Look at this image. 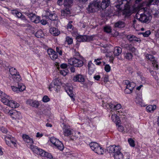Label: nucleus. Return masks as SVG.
<instances>
[{
	"label": "nucleus",
	"instance_id": "nucleus-7",
	"mask_svg": "<svg viewBox=\"0 0 159 159\" xmlns=\"http://www.w3.org/2000/svg\"><path fill=\"white\" fill-rule=\"evenodd\" d=\"M34 151L35 152L34 153L41 157H46L50 159L52 158V156L51 153H48L43 149L39 148H38L36 151L35 150Z\"/></svg>",
	"mask_w": 159,
	"mask_h": 159
},
{
	"label": "nucleus",
	"instance_id": "nucleus-54",
	"mask_svg": "<svg viewBox=\"0 0 159 159\" xmlns=\"http://www.w3.org/2000/svg\"><path fill=\"white\" fill-rule=\"evenodd\" d=\"M49 100V98L47 96H44L43 98V101L45 102H47Z\"/></svg>",
	"mask_w": 159,
	"mask_h": 159
},
{
	"label": "nucleus",
	"instance_id": "nucleus-11",
	"mask_svg": "<svg viewBox=\"0 0 159 159\" xmlns=\"http://www.w3.org/2000/svg\"><path fill=\"white\" fill-rule=\"evenodd\" d=\"M17 86L18 87L14 86H11V87L13 91L18 93L23 91L25 89V86L22 83H18Z\"/></svg>",
	"mask_w": 159,
	"mask_h": 159
},
{
	"label": "nucleus",
	"instance_id": "nucleus-28",
	"mask_svg": "<svg viewBox=\"0 0 159 159\" xmlns=\"http://www.w3.org/2000/svg\"><path fill=\"white\" fill-rule=\"evenodd\" d=\"M12 78L13 80L14 83H20L19 82L21 80V78L20 75L17 74L12 76Z\"/></svg>",
	"mask_w": 159,
	"mask_h": 159
},
{
	"label": "nucleus",
	"instance_id": "nucleus-4",
	"mask_svg": "<svg viewBox=\"0 0 159 159\" xmlns=\"http://www.w3.org/2000/svg\"><path fill=\"white\" fill-rule=\"evenodd\" d=\"M89 145L91 149L95 153L99 155L103 154V149L98 143L94 142H91L90 143Z\"/></svg>",
	"mask_w": 159,
	"mask_h": 159
},
{
	"label": "nucleus",
	"instance_id": "nucleus-51",
	"mask_svg": "<svg viewBox=\"0 0 159 159\" xmlns=\"http://www.w3.org/2000/svg\"><path fill=\"white\" fill-rule=\"evenodd\" d=\"M105 70L107 72H109L111 70V67L109 65H106L104 67Z\"/></svg>",
	"mask_w": 159,
	"mask_h": 159
},
{
	"label": "nucleus",
	"instance_id": "nucleus-16",
	"mask_svg": "<svg viewBox=\"0 0 159 159\" xmlns=\"http://www.w3.org/2000/svg\"><path fill=\"white\" fill-rule=\"evenodd\" d=\"M127 39L130 42H139L140 43L141 40L139 38H138L135 36L129 34L127 36Z\"/></svg>",
	"mask_w": 159,
	"mask_h": 159
},
{
	"label": "nucleus",
	"instance_id": "nucleus-8",
	"mask_svg": "<svg viewBox=\"0 0 159 159\" xmlns=\"http://www.w3.org/2000/svg\"><path fill=\"white\" fill-rule=\"evenodd\" d=\"M8 115L10 116L13 119L20 120L21 118V115L20 112L15 110H11L7 113Z\"/></svg>",
	"mask_w": 159,
	"mask_h": 159
},
{
	"label": "nucleus",
	"instance_id": "nucleus-47",
	"mask_svg": "<svg viewBox=\"0 0 159 159\" xmlns=\"http://www.w3.org/2000/svg\"><path fill=\"white\" fill-rule=\"evenodd\" d=\"M11 143L12 144H13L15 147L17 146V144L16 143V141L15 140V139L13 137H11V138L10 139V143Z\"/></svg>",
	"mask_w": 159,
	"mask_h": 159
},
{
	"label": "nucleus",
	"instance_id": "nucleus-43",
	"mask_svg": "<svg viewBox=\"0 0 159 159\" xmlns=\"http://www.w3.org/2000/svg\"><path fill=\"white\" fill-rule=\"evenodd\" d=\"M73 22L72 21H70L67 25V29L69 31H71L72 30L73 26L71 24Z\"/></svg>",
	"mask_w": 159,
	"mask_h": 159
},
{
	"label": "nucleus",
	"instance_id": "nucleus-10",
	"mask_svg": "<svg viewBox=\"0 0 159 159\" xmlns=\"http://www.w3.org/2000/svg\"><path fill=\"white\" fill-rule=\"evenodd\" d=\"M130 0H119L116 7L120 10H121L122 7V5L125 7L129 8V5L130 4Z\"/></svg>",
	"mask_w": 159,
	"mask_h": 159
},
{
	"label": "nucleus",
	"instance_id": "nucleus-22",
	"mask_svg": "<svg viewBox=\"0 0 159 159\" xmlns=\"http://www.w3.org/2000/svg\"><path fill=\"white\" fill-rule=\"evenodd\" d=\"M110 0H102V2L100 3V9L103 10L107 7L110 4Z\"/></svg>",
	"mask_w": 159,
	"mask_h": 159
},
{
	"label": "nucleus",
	"instance_id": "nucleus-5",
	"mask_svg": "<svg viewBox=\"0 0 159 159\" xmlns=\"http://www.w3.org/2000/svg\"><path fill=\"white\" fill-rule=\"evenodd\" d=\"M68 62L71 65H73L74 66L77 67H82L84 64L82 59L76 58L75 57L70 58Z\"/></svg>",
	"mask_w": 159,
	"mask_h": 159
},
{
	"label": "nucleus",
	"instance_id": "nucleus-33",
	"mask_svg": "<svg viewBox=\"0 0 159 159\" xmlns=\"http://www.w3.org/2000/svg\"><path fill=\"white\" fill-rule=\"evenodd\" d=\"M52 83H53V85L55 86V89L56 90H57V89H59L60 87L59 80L58 79L54 80Z\"/></svg>",
	"mask_w": 159,
	"mask_h": 159
},
{
	"label": "nucleus",
	"instance_id": "nucleus-46",
	"mask_svg": "<svg viewBox=\"0 0 159 159\" xmlns=\"http://www.w3.org/2000/svg\"><path fill=\"white\" fill-rule=\"evenodd\" d=\"M104 30L105 32L107 33H110L111 32V29L110 26H106L105 27Z\"/></svg>",
	"mask_w": 159,
	"mask_h": 159
},
{
	"label": "nucleus",
	"instance_id": "nucleus-26",
	"mask_svg": "<svg viewBox=\"0 0 159 159\" xmlns=\"http://www.w3.org/2000/svg\"><path fill=\"white\" fill-rule=\"evenodd\" d=\"M49 31L51 34L55 36H57L60 34V31L54 27L51 28Z\"/></svg>",
	"mask_w": 159,
	"mask_h": 159
},
{
	"label": "nucleus",
	"instance_id": "nucleus-39",
	"mask_svg": "<svg viewBox=\"0 0 159 159\" xmlns=\"http://www.w3.org/2000/svg\"><path fill=\"white\" fill-rule=\"evenodd\" d=\"M9 71L12 76L17 74V71L15 68H11L9 69Z\"/></svg>",
	"mask_w": 159,
	"mask_h": 159
},
{
	"label": "nucleus",
	"instance_id": "nucleus-34",
	"mask_svg": "<svg viewBox=\"0 0 159 159\" xmlns=\"http://www.w3.org/2000/svg\"><path fill=\"white\" fill-rule=\"evenodd\" d=\"M156 108V106L155 105H149L146 107V109L147 111L151 112L153 111Z\"/></svg>",
	"mask_w": 159,
	"mask_h": 159
},
{
	"label": "nucleus",
	"instance_id": "nucleus-23",
	"mask_svg": "<svg viewBox=\"0 0 159 159\" xmlns=\"http://www.w3.org/2000/svg\"><path fill=\"white\" fill-rule=\"evenodd\" d=\"M66 8L62 10L61 11V15L64 17H67L70 16L71 14L70 10L68 7H66Z\"/></svg>",
	"mask_w": 159,
	"mask_h": 159
},
{
	"label": "nucleus",
	"instance_id": "nucleus-14",
	"mask_svg": "<svg viewBox=\"0 0 159 159\" xmlns=\"http://www.w3.org/2000/svg\"><path fill=\"white\" fill-rule=\"evenodd\" d=\"M73 80L74 82H83L85 81L84 76L80 74H78L74 76Z\"/></svg>",
	"mask_w": 159,
	"mask_h": 159
},
{
	"label": "nucleus",
	"instance_id": "nucleus-29",
	"mask_svg": "<svg viewBox=\"0 0 159 159\" xmlns=\"http://www.w3.org/2000/svg\"><path fill=\"white\" fill-rule=\"evenodd\" d=\"M73 0H64L63 5L66 7L70 8L73 4Z\"/></svg>",
	"mask_w": 159,
	"mask_h": 159
},
{
	"label": "nucleus",
	"instance_id": "nucleus-44",
	"mask_svg": "<svg viewBox=\"0 0 159 159\" xmlns=\"http://www.w3.org/2000/svg\"><path fill=\"white\" fill-rule=\"evenodd\" d=\"M128 142L130 146L132 147H134L135 146L134 142L132 139L130 138L128 139Z\"/></svg>",
	"mask_w": 159,
	"mask_h": 159
},
{
	"label": "nucleus",
	"instance_id": "nucleus-55",
	"mask_svg": "<svg viewBox=\"0 0 159 159\" xmlns=\"http://www.w3.org/2000/svg\"><path fill=\"white\" fill-rule=\"evenodd\" d=\"M40 17L39 16H36V18H35V20H34L33 22L35 23H38L40 22Z\"/></svg>",
	"mask_w": 159,
	"mask_h": 159
},
{
	"label": "nucleus",
	"instance_id": "nucleus-63",
	"mask_svg": "<svg viewBox=\"0 0 159 159\" xmlns=\"http://www.w3.org/2000/svg\"><path fill=\"white\" fill-rule=\"evenodd\" d=\"M53 88L54 89H55V86L53 85V83H51V84H50V85L49 86V89L50 91L51 90V89Z\"/></svg>",
	"mask_w": 159,
	"mask_h": 159
},
{
	"label": "nucleus",
	"instance_id": "nucleus-49",
	"mask_svg": "<svg viewBox=\"0 0 159 159\" xmlns=\"http://www.w3.org/2000/svg\"><path fill=\"white\" fill-rule=\"evenodd\" d=\"M102 80L104 82H107L109 81V76L108 75H105L102 78Z\"/></svg>",
	"mask_w": 159,
	"mask_h": 159
},
{
	"label": "nucleus",
	"instance_id": "nucleus-58",
	"mask_svg": "<svg viewBox=\"0 0 159 159\" xmlns=\"http://www.w3.org/2000/svg\"><path fill=\"white\" fill-rule=\"evenodd\" d=\"M45 16L46 17H48L49 16V15H51L50 12L49 11V9L45 11Z\"/></svg>",
	"mask_w": 159,
	"mask_h": 159
},
{
	"label": "nucleus",
	"instance_id": "nucleus-24",
	"mask_svg": "<svg viewBox=\"0 0 159 159\" xmlns=\"http://www.w3.org/2000/svg\"><path fill=\"white\" fill-rule=\"evenodd\" d=\"M135 102L141 107L145 106V104L143 102L141 95L137 96L136 98Z\"/></svg>",
	"mask_w": 159,
	"mask_h": 159
},
{
	"label": "nucleus",
	"instance_id": "nucleus-57",
	"mask_svg": "<svg viewBox=\"0 0 159 159\" xmlns=\"http://www.w3.org/2000/svg\"><path fill=\"white\" fill-rule=\"evenodd\" d=\"M121 107V106L120 104H117L115 105L114 110H117L120 109Z\"/></svg>",
	"mask_w": 159,
	"mask_h": 159
},
{
	"label": "nucleus",
	"instance_id": "nucleus-60",
	"mask_svg": "<svg viewBox=\"0 0 159 159\" xmlns=\"http://www.w3.org/2000/svg\"><path fill=\"white\" fill-rule=\"evenodd\" d=\"M67 64L65 63L62 64L60 66V67L61 68L63 69H66L67 67Z\"/></svg>",
	"mask_w": 159,
	"mask_h": 159
},
{
	"label": "nucleus",
	"instance_id": "nucleus-38",
	"mask_svg": "<svg viewBox=\"0 0 159 159\" xmlns=\"http://www.w3.org/2000/svg\"><path fill=\"white\" fill-rule=\"evenodd\" d=\"M124 57L126 59L130 60L132 58L133 55L131 53L127 52L125 54Z\"/></svg>",
	"mask_w": 159,
	"mask_h": 159
},
{
	"label": "nucleus",
	"instance_id": "nucleus-30",
	"mask_svg": "<svg viewBox=\"0 0 159 159\" xmlns=\"http://www.w3.org/2000/svg\"><path fill=\"white\" fill-rule=\"evenodd\" d=\"M122 48L120 47H116L114 48V55L116 56H118L122 52Z\"/></svg>",
	"mask_w": 159,
	"mask_h": 159
},
{
	"label": "nucleus",
	"instance_id": "nucleus-18",
	"mask_svg": "<svg viewBox=\"0 0 159 159\" xmlns=\"http://www.w3.org/2000/svg\"><path fill=\"white\" fill-rule=\"evenodd\" d=\"M150 16L149 14L146 15L145 13L140 15L139 20L143 22H146L150 20Z\"/></svg>",
	"mask_w": 159,
	"mask_h": 159
},
{
	"label": "nucleus",
	"instance_id": "nucleus-59",
	"mask_svg": "<svg viewBox=\"0 0 159 159\" xmlns=\"http://www.w3.org/2000/svg\"><path fill=\"white\" fill-rule=\"evenodd\" d=\"M0 130L2 131V132L5 134H6L7 132V129L3 127H2L0 128Z\"/></svg>",
	"mask_w": 159,
	"mask_h": 159
},
{
	"label": "nucleus",
	"instance_id": "nucleus-64",
	"mask_svg": "<svg viewBox=\"0 0 159 159\" xmlns=\"http://www.w3.org/2000/svg\"><path fill=\"white\" fill-rule=\"evenodd\" d=\"M40 22L43 25H45L47 24V21L44 20H40Z\"/></svg>",
	"mask_w": 159,
	"mask_h": 159
},
{
	"label": "nucleus",
	"instance_id": "nucleus-48",
	"mask_svg": "<svg viewBox=\"0 0 159 159\" xmlns=\"http://www.w3.org/2000/svg\"><path fill=\"white\" fill-rule=\"evenodd\" d=\"M143 36L144 37H148L151 34V32L149 30H147L145 32L141 33Z\"/></svg>",
	"mask_w": 159,
	"mask_h": 159
},
{
	"label": "nucleus",
	"instance_id": "nucleus-3",
	"mask_svg": "<svg viewBox=\"0 0 159 159\" xmlns=\"http://www.w3.org/2000/svg\"><path fill=\"white\" fill-rule=\"evenodd\" d=\"M22 137L24 141L27 143V144L30 146V148L34 152V151H36L38 147L33 145L34 141L33 139L30 137L29 135L25 134L22 135Z\"/></svg>",
	"mask_w": 159,
	"mask_h": 159
},
{
	"label": "nucleus",
	"instance_id": "nucleus-36",
	"mask_svg": "<svg viewBox=\"0 0 159 159\" xmlns=\"http://www.w3.org/2000/svg\"><path fill=\"white\" fill-rule=\"evenodd\" d=\"M25 15L28 16L32 22H33L36 16L34 14L32 13H25Z\"/></svg>",
	"mask_w": 159,
	"mask_h": 159
},
{
	"label": "nucleus",
	"instance_id": "nucleus-56",
	"mask_svg": "<svg viewBox=\"0 0 159 159\" xmlns=\"http://www.w3.org/2000/svg\"><path fill=\"white\" fill-rule=\"evenodd\" d=\"M117 129L119 131L121 132H123L124 130V127L121 125H118Z\"/></svg>",
	"mask_w": 159,
	"mask_h": 159
},
{
	"label": "nucleus",
	"instance_id": "nucleus-27",
	"mask_svg": "<svg viewBox=\"0 0 159 159\" xmlns=\"http://www.w3.org/2000/svg\"><path fill=\"white\" fill-rule=\"evenodd\" d=\"M63 133L65 136H69L71 135L73 136L74 133L70 129L64 128L63 129Z\"/></svg>",
	"mask_w": 159,
	"mask_h": 159
},
{
	"label": "nucleus",
	"instance_id": "nucleus-62",
	"mask_svg": "<svg viewBox=\"0 0 159 159\" xmlns=\"http://www.w3.org/2000/svg\"><path fill=\"white\" fill-rule=\"evenodd\" d=\"M123 83L124 85L126 86L128 85L130 83L128 80H125L123 81Z\"/></svg>",
	"mask_w": 159,
	"mask_h": 159
},
{
	"label": "nucleus",
	"instance_id": "nucleus-41",
	"mask_svg": "<svg viewBox=\"0 0 159 159\" xmlns=\"http://www.w3.org/2000/svg\"><path fill=\"white\" fill-rule=\"evenodd\" d=\"M126 48H128V49L130 51L132 52H135L136 49L135 48L133 47L130 44L126 45Z\"/></svg>",
	"mask_w": 159,
	"mask_h": 159
},
{
	"label": "nucleus",
	"instance_id": "nucleus-42",
	"mask_svg": "<svg viewBox=\"0 0 159 159\" xmlns=\"http://www.w3.org/2000/svg\"><path fill=\"white\" fill-rule=\"evenodd\" d=\"M146 57L147 59L152 61L155 59L154 56L151 55L147 54L146 55Z\"/></svg>",
	"mask_w": 159,
	"mask_h": 159
},
{
	"label": "nucleus",
	"instance_id": "nucleus-45",
	"mask_svg": "<svg viewBox=\"0 0 159 159\" xmlns=\"http://www.w3.org/2000/svg\"><path fill=\"white\" fill-rule=\"evenodd\" d=\"M68 70L67 69H63L60 71V73L62 75L65 76L68 73Z\"/></svg>",
	"mask_w": 159,
	"mask_h": 159
},
{
	"label": "nucleus",
	"instance_id": "nucleus-52",
	"mask_svg": "<svg viewBox=\"0 0 159 159\" xmlns=\"http://www.w3.org/2000/svg\"><path fill=\"white\" fill-rule=\"evenodd\" d=\"M157 2V0H149L148 2V4L149 5H150L152 4L155 5L156 4Z\"/></svg>",
	"mask_w": 159,
	"mask_h": 159
},
{
	"label": "nucleus",
	"instance_id": "nucleus-40",
	"mask_svg": "<svg viewBox=\"0 0 159 159\" xmlns=\"http://www.w3.org/2000/svg\"><path fill=\"white\" fill-rule=\"evenodd\" d=\"M66 41L67 42L68 45L71 44L73 43V39L69 36H67L66 38Z\"/></svg>",
	"mask_w": 159,
	"mask_h": 159
},
{
	"label": "nucleus",
	"instance_id": "nucleus-15",
	"mask_svg": "<svg viewBox=\"0 0 159 159\" xmlns=\"http://www.w3.org/2000/svg\"><path fill=\"white\" fill-rule=\"evenodd\" d=\"M73 87L71 84H69V85H68L66 88V90L69 95L70 96V97L72 99L73 101H74L75 100L74 97V94H73Z\"/></svg>",
	"mask_w": 159,
	"mask_h": 159
},
{
	"label": "nucleus",
	"instance_id": "nucleus-61",
	"mask_svg": "<svg viewBox=\"0 0 159 159\" xmlns=\"http://www.w3.org/2000/svg\"><path fill=\"white\" fill-rule=\"evenodd\" d=\"M108 108H109L111 109H113L114 110V107H115V105L112 104L111 103L108 104Z\"/></svg>",
	"mask_w": 159,
	"mask_h": 159
},
{
	"label": "nucleus",
	"instance_id": "nucleus-12",
	"mask_svg": "<svg viewBox=\"0 0 159 159\" xmlns=\"http://www.w3.org/2000/svg\"><path fill=\"white\" fill-rule=\"evenodd\" d=\"M11 13L13 15H16L18 18H20L22 20H24L26 23H27L28 21L26 19L24 16L23 15L22 13L16 10H13L11 11Z\"/></svg>",
	"mask_w": 159,
	"mask_h": 159
},
{
	"label": "nucleus",
	"instance_id": "nucleus-31",
	"mask_svg": "<svg viewBox=\"0 0 159 159\" xmlns=\"http://www.w3.org/2000/svg\"><path fill=\"white\" fill-rule=\"evenodd\" d=\"M125 23L122 21H119L115 23V26L116 28H123L125 26Z\"/></svg>",
	"mask_w": 159,
	"mask_h": 159
},
{
	"label": "nucleus",
	"instance_id": "nucleus-1",
	"mask_svg": "<svg viewBox=\"0 0 159 159\" xmlns=\"http://www.w3.org/2000/svg\"><path fill=\"white\" fill-rule=\"evenodd\" d=\"M1 97V101L5 105L8 106L11 108H16L18 107L19 104L15 103L13 101L10 100V97L4 93L0 95Z\"/></svg>",
	"mask_w": 159,
	"mask_h": 159
},
{
	"label": "nucleus",
	"instance_id": "nucleus-35",
	"mask_svg": "<svg viewBox=\"0 0 159 159\" xmlns=\"http://www.w3.org/2000/svg\"><path fill=\"white\" fill-rule=\"evenodd\" d=\"M11 137L10 135L6 136L5 137V140L6 144L9 146L12 147L11 143H10V139L11 140Z\"/></svg>",
	"mask_w": 159,
	"mask_h": 159
},
{
	"label": "nucleus",
	"instance_id": "nucleus-9",
	"mask_svg": "<svg viewBox=\"0 0 159 159\" xmlns=\"http://www.w3.org/2000/svg\"><path fill=\"white\" fill-rule=\"evenodd\" d=\"M76 39L78 42H89L93 40V37L92 36L79 35L76 37Z\"/></svg>",
	"mask_w": 159,
	"mask_h": 159
},
{
	"label": "nucleus",
	"instance_id": "nucleus-20",
	"mask_svg": "<svg viewBox=\"0 0 159 159\" xmlns=\"http://www.w3.org/2000/svg\"><path fill=\"white\" fill-rule=\"evenodd\" d=\"M134 85L133 83L129 84L125 86L126 88L125 90V92L127 94L131 93L134 87Z\"/></svg>",
	"mask_w": 159,
	"mask_h": 159
},
{
	"label": "nucleus",
	"instance_id": "nucleus-32",
	"mask_svg": "<svg viewBox=\"0 0 159 159\" xmlns=\"http://www.w3.org/2000/svg\"><path fill=\"white\" fill-rule=\"evenodd\" d=\"M44 34L42 30H38L35 34V36L38 38H41L43 37Z\"/></svg>",
	"mask_w": 159,
	"mask_h": 159
},
{
	"label": "nucleus",
	"instance_id": "nucleus-2",
	"mask_svg": "<svg viewBox=\"0 0 159 159\" xmlns=\"http://www.w3.org/2000/svg\"><path fill=\"white\" fill-rule=\"evenodd\" d=\"M100 0L94 1L90 3L87 8L88 13L95 12L100 10Z\"/></svg>",
	"mask_w": 159,
	"mask_h": 159
},
{
	"label": "nucleus",
	"instance_id": "nucleus-21",
	"mask_svg": "<svg viewBox=\"0 0 159 159\" xmlns=\"http://www.w3.org/2000/svg\"><path fill=\"white\" fill-rule=\"evenodd\" d=\"M26 103L35 108H37L39 105L38 101H33L30 99L26 101Z\"/></svg>",
	"mask_w": 159,
	"mask_h": 159
},
{
	"label": "nucleus",
	"instance_id": "nucleus-25",
	"mask_svg": "<svg viewBox=\"0 0 159 159\" xmlns=\"http://www.w3.org/2000/svg\"><path fill=\"white\" fill-rule=\"evenodd\" d=\"M130 4L129 5V8L127 7H125V9L123 11V14L125 17H128L131 15V11L130 10Z\"/></svg>",
	"mask_w": 159,
	"mask_h": 159
},
{
	"label": "nucleus",
	"instance_id": "nucleus-13",
	"mask_svg": "<svg viewBox=\"0 0 159 159\" xmlns=\"http://www.w3.org/2000/svg\"><path fill=\"white\" fill-rule=\"evenodd\" d=\"M48 53L50 58L53 60H56L58 57L57 52L52 49H48Z\"/></svg>",
	"mask_w": 159,
	"mask_h": 159
},
{
	"label": "nucleus",
	"instance_id": "nucleus-19",
	"mask_svg": "<svg viewBox=\"0 0 159 159\" xmlns=\"http://www.w3.org/2000/svg\"><path fill=\"white\" fill-rule=\"evenodd\" d=\"M120 148L119 146H116L115 145H113L110 146L107 148V151L109 153H115L117 150H116L117 148Z\"/></svg>",
	"mask_w": 159,
	"mask_h": 159
},
{
	"label": "nucleus",
	"instance_id": "nucleus-50",
	"mask_svg": "<svg viewBox=\"0 0 159 159\" xmlns=\"http://www.w3.org/2000/svg\"><path fill=\"white\" fill-rule=\"evenodd\" d=\"M56 52L58 53L61 56L62 55V50L61 48L58 47H57L56 48Z\"/></svg>",
	"mask_w": 159,
	"mask_h": 159
},
{
	"label": "nucleus",
	"instance_id": "nucleus-6",
	"mask_svg": "<svg viewBox=\"0 0 159 159\" xmlns=\"http://www.w3.org/2000/svg\"><path fill=\"white\" fill-rule=\"evenodd\" d=\"M50 142L52 143L57 148L61 151L63 150L64 147L63 144L61 142L54 137L51 138Z\"/></svg>",
	"mask_w": 159,
	"mask_h": 159
},
{
	"label": "nucleus",
	"instance_id": "nucleus-17",
	"mask_svg": "<svg viewBox=\"0 0 159 159\" xmlns=\"http://www.w3.org/2000/svg\"><path fill=\"white\" fill-rule=\"evenodd\" d=\"M116 150H117L115 153H114V157L115 159H123V154L121 152V148H117Z\"/></svg>",
	"mask_w": 159,
	"mask_h": 159
},
{
	"label": "nucleus",
	"instance_id": "nucleus-53",
	"mask_svg": "<svg viewBox=\"0 0 159 159\" xmlns=\"http://www.w3.org/2000/svg\"><path fill=\"white\" fill-rule=\"evenodd\" d=\"M152 64L154 67L156 68L157 69H158V65L157 64V62L155 60V59L154 60V61H152Z\"/></svg>",
	"mask_w": 159,
	"mask_h": 159
},
{
	"label": "nucleus",
	"instance_id": "nucleus-37",
	"mask_svg": "<svg viewBox=\"0 0 159 159\" xmlns=\"http://www.w3.org/2000/svg\"><path fill=\"white\" fill-rule=\"evenodd\" d=\"M48 18L52 20H55L58 18L57 15L55 13L51 14Z\"/></svg>",
	"mask_w": 159,
	"mask_h": 159
}]
</instances>
